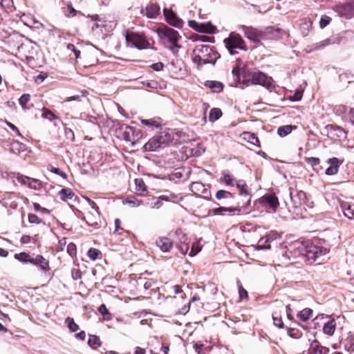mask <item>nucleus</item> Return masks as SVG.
Segmentation results:
<instances>
[{"mask_svg": "<svg viewBox=\"0 0 354 354\" xmlns=\"http://www.w3.org/2000/svg\"><path fill=\"white\" fill-rule=\"evenodd\" d=\"M201 250V247L196 243H194L192 246V249L189 252V256L194 257L196 254H197Z\"/></svg>", "mask_w": 354, "mask_h": 354, "instance_id": "obj_64", "label": "nucleus"}, {"mask_svg": "<svg viewBox=\"0 0 354 354\" xmlns=\"http://www.w3.org/2000/svg\"><path fill=\"white\" fill-rule=\"evenodd\" d=\"M245 36L250 40L257 42L264 37L262 30L254 28L252 27L243 26Z\"/></svg>", "mask_w": 354, "mask_h": 354, "instance_id": "obj_15", "label": "nucleus"}, {"mask_svg": "<svg viewBox=\"0 0 354 354\" xmlns=\"http://www.w3.org/2000/svg\"><path fill=\"white\" fill-rule=\"evenodd\" d=\"M310 354H328L329 348L320 344L318 340H313L309 348Z\"/></svg>", "mask_w": 354, "mask_h": 354, "instance_id": "obj_20", "label": "nucleus"}, {"mask_svg": "<svg viewBox=\"0 0 354 354\" xmlns=\"http://www.w3.org/2000/svg\"><path fill=\"white\" fill-rule=\"evenodd\" d=\"M98 311L102 315L104 320L109 321L111 319V314L109 313L105 304H101L98 308Z\"/></svg>", "mask_w": 354, "mask_h": 354, "instance_id": "obj_42", "label": "nucleus"}, {"mask_svg": "<svg viewBox=\"0 0 354 354\" xmlns=\"http://www.w3.org/2000/svg\"><path fill=\"white\" fill-rule=\"evenodd\" d=\"M189 26L194 30L203 33H214L216 28L211 24H198L194 20H189Z\"/></svg>", "mask_w": 354, "mask_h": 354, "instance_id": "obj_14", "label": "nucleus"}, {"mask_svg": "<svg viewBox=\"0 0 354 354\" xmlns=\"http://www.w3.org/2000/svg\"><path fill=\"white\" fill-rule=\"evenodd\" d=\"M124 205L128 204L132 207H138L141 203L135 196H129L122 201Z\"/></svg>", "mask_w": 354, "mask_h": 354, "instance_id": "obj_45", "label": "nucleus"}, {"mask_svg": "<svg viewBox=\"0 0 354 354\" xmlns=\"http://www.w3.org/2000/svg\"><path fill=\"white\" fill-rule=\"evenodd\" d=\"M133 133L132 136V145H134L142 137V133L140 130L133 127Z\"/></svg>", "mask_w": 354, "mask_h": 354, "instance_id": "obj_55", "label": "nucleus"}, {"mask_svg": "<svg viewBox=\"0 0 354 354\" xmlns=\"http://www.w3.org/2000/svg\"><path fill=\"white\" fill-rule=\"evenodd\" d=\"M60 198L63 201H66L68 199H72L75 196V193L69 188L62 189L59 192Z\"/></svg>", "mask_w": 354, "mask_h": 354, "instance_id": "obj_34", "label": "nucleus"}, {"mask_svg": "<svg viewBox=\"0 0 354 354\" xmlns=\"http://www.w3.org/2000/svg\"><path fill=\"white\" fill-rule=\"evenodd\" d=\"M219 57L218 53L209 45H197L192 52L193 62L198 65V68L207 64L214 65Z\"/></svg>", "mask_w": 354, "mask_h": 354, "instance_id": "obj_2", "label": "nucleus"}, {"mask_svg": "<svg viewBox=\"0 0 354 354\" xmlns=\"http://www.w3.org/2000/svg\"><path fill=\"white\" fill-rule=\"evenodd\" d=\"M30 263L39 268L44 272H47L50 270L49 261L41 255H37L35 258H32L30 261Z\"/></svg>", "mask_w": 354, "mask_h": 354, "instance_id": "obj_19", "label": "nucleus"}, {"mask_svg": "<svg viewBox=\"0 0 354 354\" xmlns=\"http://www.w3.org/2000/svg\"><path fill=\"white\" fill-rule=\"evenodd\" d=\"M47 169H48L49 171H50V172H52V173H53V174H57V175L60 176H61L62 178H63L64 179H66V178H67V176H67V174H66L65 172H64V171H61V170H60L59 168H57V167H54V166H53L52 165H48V167H47Z\"/></svg>", "mask_w": 354, "mask_h": 354, "instance_id": "obj_47", "label": "nucleus"}, {"mask_svg": "<svg viewBox=\"0 0 354 354\" xmlns=\"http://www.w3.org/2000/svg\"><path fill=\"white\" fill-rule=\"evenodd\" d=\"M313 313V310L310 308H306L299 311L297 317L301 322H307L310 319Z\"/></svg>", "mask_w": 354, "mask_h": 354, "instance_id": "obj_27", "label": "nucleus"}, {"mask_svg": "<svg viewBox=\"0 0 354 354\" xmlns=\"http://www.w3.org/2000/svg\"><path fill=\"white\" fill-rule=\"evenodd\" d=\"M101 254V252L99 250L97 249H95V248H90L87 252V255L88 257L91 259V260H96L99 255Z\"/></svg>", "mask_w": 354, "mask_h": 354, "instance_id": "obj_54", "label": "nucleus"}, {"mask_svg": "<svg viewBox=\"0 0 354 354\" xmlns=\"http://www.w3.org/2000/svg\"><path fill=\"white\" fill-rule=\"evenodd\" d=\"M65 323L67 324L71 333H74L79 330V326L75 322L73 318L70 317H66Z\"/></svg>", "mask_w": 354, "mask_h": 354, "instance_id": "obj_41", "label": "nucleus"}, {"mask_svg": "<svg viewBox=\"0 0 354 354\" xmlns=\"http://www.w3.org/2000/svg\"><path fill=\"white\" fill-rule=\"evenodd\" d=\"M324 130L327 136L333 140H345L347 138V132L341 127L337 124H328Z\"/></svg>", "mask_w": 354, "mask_h": 354, "instance_id": "obj_7", "label": "nucleus"}, {"mask_svg": "<svg viewBox=\"0 0 354 354\" xmlns=\"http://www.w3.org/2000/svg\"><path fill=\"white\" fill-rule=\"evenodd\" d=\"M157 32L161 39H167L169 43L178 42L181 38L178 31L166 26L158 28Z\"/></svg>", "mask_w": 354, "mask_h": 354, "instance_id": "obj_10", "label": "nucleus"}, {"mask_svg": "<svg viewBox=\"0 0 354 354\" xmlns=\"http://www.w3.org/2000/svg\"><path fill=\"white\" fill-rule=\"evenodd\" d=\"M190 190L196 195H209L210 194L209 185H206L201 182L192 183L190 186ZM204 197L207 198V196Z\"/></svg>", "mask_w": 354, "mask_h": 354, "instance_id": "obj_16", "label": "nucleus"}, {"mask_svg": "<svg viewBox=\"0 0 354 354\" xmlns=\"http://www.w3.org/2000/svg\"><path fill=\"white\" fill-rule=\"evenodd\" d=\"M225 46L230 55H235L237 53L236 49L246 51L248 47L245 41L243 39L239 34L231 32L227 38L223 40Z\"/></svg>", "mask_w": 354, "mask_h": 354, "instance_id": "obj_5", "label": "nucleus"}, {"mask_svg": "<svg viewBox=\"0 0 354 354\" xmlns=\"http://www.w3.org/2000/svg\"><path fill=\"white\" fill-rule=\"evenodd\" d=\"M303 96V91L296 90L292 95L289 96V100L292 102L300 101Z\"/></svg>", "mask_w": 354, "mask_h": 354, "instance_id": "obj_56", "label": "nucleus"}, {"mask_svg": "<svg viewBox=\"0 0 354 354\" xmlns=\"http://www.w3.org/2000/svg\"><path fill=\"white\" fill-rule=\"evenodd\" d=\"M29 180L28 187L37 190L41 187V183L39 180L30 177Z\"/></svg>", "mask_w": 354, "mask_h": 354, "instance_id": "obj_51", "label": "nucleus"}, {"mask_svg": "<svg viewBox=\"0 0 354 354\" xmlns=\"http://www.w3.org/2000/svg\"><path fill=\"white\" fill-rule=\"evenodd\" d=\"M93 217H94V216L91 213H89L86 217V216L82 217V220L84 221L88 225L94 227L95 228H98L99 224H98L97 221H94Z\"/></svg>", "mask_w": 354, "mask_h": 354, "instance_id": "obj_43", "label": "nucleus"}, {"mask_svg": "<svg viewBox=\"0 0 354 354\" xmlns=\"http://www.w3.org/2000/svg\"><path fill=\"white\" fill-rule=\"evenodd\" d=\"M160 7L156 3H150L146 7V16L148 18L153 19L160 15Z\"/></svg>", "mask_w": 354, "mask_h": 354, "instance_id": "obj_23", "label": "nucleus"}, {"mask_svg": "<svg viewBox=\"0 0 354 354\" xmlns=\"http://www.w3.org/2000/svg\"><path fill=\"white\" fill-rule=\"evenodd\" d=\"M261 205L267 209L275 212L279 205L277 196L274 194H266L261 198Z\"/></svg>", "mask_w": 354, "mask_h": 354, "instance_id": "obj_12", "label": "nucleus"}, {"mask_svg": "<svg viewBox=\"0 0 354 354\" xmlns=\"http://www.w3.org/2000/svg\"><path fill=\"white\" fill-rule=\"evenodd\" d=\"M289 196L290 198V203L292 208L293 209H301L304 207L306 201V194L304 191L298 190L296 188H289Z\"/></svg>", "mask_w": 354, "mask_h": 354, "instance_id": "obj_6", "label": "nucleus"}, {"mask_svg": "<svg viewBox=\"0 0 354 354\" xmlns=\"http://www.w3.org/2000/svg\"><path fill=\"white\" fill-rule=\"evenodd\" d=\"M297 127L295 126L292 125H283L281 127H279L277 129V134L283 138L291 133L292 129H296Z\"/></svg>", "mask_w": 354, "mask_h": 354, "instance_id": "obj_33", "label": "nucleus"}, {"mask_svg": "<svg viewBox=\"0 0 354 354\" xmlns=\"http://www.w3.org/2000/svg\"><path fill=\"white\" fill-rule=\"evenodd\" d=\"M165 137L166 135L165 136L160 135L153 137L144 145L145 151H154L161 147L162 145H166L168 140Z\"/></svg>", "mask_w": 354, "mask_h": 354, "instance_id": "obj_11", "label": "nucleus"}, {"mask_svg": "<svg viewBox=\"0 0 354 354\" xmlns=\"http://www.w3.org/2000/svg\"><path fill=\"white\" fill-rule=\"evenodd\" d=\"M233 76V82L231 86L239 87L241 89L249 86L251 83L252 71H250L245 68H241L239 65L234 66L232 71Z\"/></svg>", "mask_w": 354, "mask_h": 354, "instance_id": "obj_3", "label": "nucleus"}, {"mask_svg": "<svg viewBox=\"0 0 354 354\" xmlns=\"http://www.w3.org/2000/svg\"><path fill=\"white\" fill-rule=\"evenodd\" d=\"M184 241L178 245V247L180 252L185 254L189 250V243L187 242V239L185 236H183Z\"/></svg>", "mask_w": 354, "mask_h": 354, "instance_id": "obj_52", "label": "nucleus"}, {"mask_svg": "<svg viewBox=\"0 0 354 354\" xmlns=\"http://www.w3.org/2000/svg\"><path fill=\"white\" fill-rule=\"evenodd\" d=\"M156 245L162 252H167L172 248L173 243L169 238L161 237L156 241Z\"/></svg>", "mask_w": 354, "mask_h": 354, "instance_id": "obj_21", "label": "nucleus"}, {"mask_svg": "<svg viewBox=\"0 0 354 354\" xmlns=\"http://www.w3.org/2000/svg\"><path fill=\"white\" fill-rule=\"evenodd\" d=\"M136 190L139 192L147 191L145 184L142 179L136 178L135 180Z\"/></svg>", "mask_w": 354, "mask_h": 354, "instance_id": "obj_50", "label": "nucleus"}, {"mask_svg": "<svg viewBox=\"0 0 354 354\" xmlns=\"http://www.w3.org/2000/svg\"><path fill=\"white\" fill-rule=\"evenodd\" d=\"M327 162L330 166L326 169L325 174L328 176H333L338 172L342 161L337 158H332L328 159Z\"/></svg>", "mask_w": 354, "mask_h": 354, "instance_id": "obj_17", "label": "nucleus"}, {"mask_svg": "<svg viewBox=\"0 0 354 354\" xmlns=\"http://www.w3.org/2000/svg\"><path fill=\"white\" fill-rule=\"evenodd\" d=\"M341 80H347L348 83L353 82V75L351 72H345L339 75Z\"/></svg>", "mask_w": 354, "mask_h": 354, "instance_id": "obj_61", "label": "nucleus"}, {"mask_svg": "<svg viewBox=\"0 0 354 354\" xmlns=\"http://www.w3.org/2000/svg\"><path fill=\"white\" fill-rule=\"evenodd\" d=\"M250 84L260 85L267 89H270L273 86V80L272 77L267 75L261 71H254L252 74Z\"/></svg>", "mask_w": 354, "mask_h": 354, "instance_id": "obj_8", "label": "nucleus"}, {"mask_svg": "<svg viewBox=\"0 0 354 354\" xmlns=\"http://www.w3.org/2000/svg\"><path fill=\"white\" fill-rule=\"evenodd\" d=\"M221 116V110L218 108H213L209 111V120L213 122L218 120Z\"/></svg>", "mask_w": 354, "mask_h": 354, "instance_id": "obj_37", "label": "nucleus"}, {"mask_svg": "<svg viewBox=\"0 0 354 354\" xmlns=\"http://www.w3.org/2000/svg\"><path fill=\"white\" fill-rule=\"evenodd\" d=\"M30 99V94L25 93L23 94L20 98L19 99V103L22 107V109H26V104L29 102Z\"/></svg>", "mask_w": 354, "mask_h": 354, "instance_id": "obj_53", "label": "nucleus"}, {"mask_svg": "<svg viewBox=\"0 0 354 354\" xmlns=\"http://www.w3.org/2000/svg\"><path fill=\"white\" fill-rule=\"evenodd\" d=\"M183 201V196L169 191V202L177 203Z\"/></svg>", "mask_w": 354, "mask_h": 354, "instance_id": "obj_57", "label": "nucleus"}, {"mask_svg": "<svg viewBox=\"0 0 354 354\" xmlns=\"http://www.w3.org/2000/svg\"><path fill=\"white\" fill-rule=\"evenodd\" d=\"M0 5L2 9L7 13L12 12L15 10L12 0H1Z\"/></svg>", "mask_w": 354, "mask_h": 354, "instance_id": "obj_36", "label": "nucleus"}, {"mask_svg": "<svg viewBox=\"0 0 354 354\" xmlns=\"http://www.w3.org/2000/svg\"><path fill=\"white\" fill-rule=\"evenodd\" d=\"M243 138L250 144L257 147H260V141L255 133L248 131L244 132Z\"/></svg>", "mask_w": 354, "mask_h": 354, "instance_id": "obj_29", "label": "nucleus"}, {"mask_svg": "<svg viewBox=\"0 0 354 354\" xmlns=\"http://www.w3.org/2000/svg\"><path fill=\"white\" fill-rule=\"evenodd\" d=\"M67 49L71 50L74 53L75 58L78 59L80 57L81 52L80 50L77 49L74 44H68L67 45Z\"/></svg>", "mask_w": 354, "mask_h": 354, "instance_id": "obj_62", "label": "nucleus"}, {"mask_svg": "<svg viewBox=\"0 0 354 354\" xmlns=\"http://www.w3.org/2000/svg\"><path fill=\"white\" fill-rule=\"evenodd\" d=\"M290 248L295 256L302 257L306 259L310 263H314L328 252L326 248L319 247L309 241H295Z\"/></svg>", "mask_w": 354, "mask_h": 354, "instance_id": "obj_1", "label": "nucleus"}, {"mask_svg": "<svg viewBox=\"0 0 354 354\" xmlns=\"http://www.w3.org/2000/svg\"><path fill=\"white\" fill-rule=\"evenodd\" d=\"M88 92L86 90H83L81 91L80 95H75L71 97H68L65 100V102H71V101H81L82 97H85L88 95Z\"/></svg>", "mask_w": 354, "mask_h": 354, "instance_id": "obj_48", "label": "nucleus"}, {"mask_svg": "<svg viewBox=\"0 0 354 354\" xmlns=\"http://www.w3.org/2000/svg\"><path fill=\"white\" fill-rule=\"evenodd\" d=\"M223 182H224L227 185L234 186V178L227 172L223 173Z\"/></svg>", "mask_w": 354, "mask_h": 354, "instance_id": "obj_49", "label": "nucleus"}, {"mask_svg": "<svg viewBox=\"0 0 354 354\" xmlns=\"http://www.w3.org/2000/svg\"><path fill=\"white\" fill-rule=\"evenodd\" d=\"M204 85L206 87H208L210 88L213 92L215 93H220L223 89V83L217 81H212V80H207L204 83Z\"/></svg>", "mask_w": 354, "mask_h": 354, "instance_id": "obj_25", "label": "nucleus"}, {"mask_svg": "<svg viewBox=\"0 0 354 354\" xmlns=\"http://www.w3.org/2000/svg\"><path fill=\"white\" fill-rule=\"evenodd\" d=\"M67 252L69 254L71 257H73L76 254L77 250H76V245L73 243H70L67 245Z\"/></svg>", "mask_w": 354, "mask_h": 354, "instance_id": "obj_63", "label": "nucleus"}, {"mask_svg": "<svg viewBox=\"0 0 354 354\" xmlns=\"http://www.w3.org/2000/svg\"><path fill=\"white\" fill-rule=\"evenodd\" d=\"M124 35L128 46L139 50L147 49L149 47V43L143 34L127 30Z\"/></svg>", "mask_w": 354, "mask_h": 354, "instance_id": "obj_4", "label": "nucleus"}, {"mask_svg": "<svg viewBox=\"0 0 354 354\" xmlns=\"http://www.w3.org/2000/svg\"><path fill=\"white\" fill-rule=\"evenodd\" d=\"M312 27V21L310 19H304L300 24L299 30L304 37L308 35L309 30Z\"/></svg>", "mask_w": 354, "mask_h": 354, "instance_id": "obj_28", "label": "nucleus"}, {"mask_svg": "<svg viewBox=\"0 0 354 354\" xmlns=\"http://www.w3.org/2000/svg\"><path fill=\"white\" fill-rule=\"evenodd\" d=\"M215 197L217 200L234 199V194L228 191L220 189L216 193Z\"/></svg>", "mask_w": 354, "mask_h": 354, "instance_id": "obj_35", "label": "nucleus"}, {"mask_svg": "<svg viewBox=\"0 0 354 354\" xmlns=\"http://www.w3.org/2000/svg\"><path fill=\"white\" fill-rule=\"evenodd\" d=\"M140 122L142 125L147 126L151 129L161 128V119L160 118H153L151 119H141Z\"/></svg>", "mask_w": 354, "mask_h": 354, "instance_id": "obj_22", "label": "nucleus"}, {"mask_svg": "<svg viewBox=\"0 0 354 354\" xmlns=\"http://www.w3.org/2000/svg\"><path fill=\"white\" fill-rule=\"evenodd\" d=\"M272 320L273 324L276 327L281 329L284 328V324L282 321L281 315L278 314L276 312L272 313Z\"/></svg>", "mask_w": 354, "mask_h": 354, "instance_id": "obj_44", "label": "nucleus"}, {"mask_svg": "<svg viewBox=\"0 0 354 354\" xmlns=\"http://www.w3.org/2000/svg\"><path fill=\"white\" fill-rule=\"evenodd\" d=\"M10 177L12 178H16L17 181L21 185H28L30 177L22 175L19 173L12 172L10 174Z\"/></svg>", "mask_w": 354, "mask_h": 354, "instance_id": "obj_32", "label": "nucleus"}, {"mask_svg": "<svg viewBox=\"0 0 354 354\" xmlns=\"http://www.w3.org/2000/svg\"><path fill=\"white\" fill-rule=\"evenodd\" d=\"M333 10L340 17L351 19L354 17V0L337 4L333 6Z\"/></svg>", "mask_w": 354, "mask_h": 354, "instance_id": "obj_9", "label": "nucleus"}, {"mask_svg": "<svg viewBox=\"0 0 354 354\" xmlns=\"http://www.w3.org/2000/svg\"><path fill=\"white\" fill-rule=\"evenodd\" d=\"M345 350L350 353L354 352V336L348 335L342 342Z\"/></svg>", "mask_w": 354, "mask_h": 354, "instance_id": "obj_31", "label": "nucleus"}, {"mask_svg": "<svg viewBox=\"0 0 354 354\" xmlns=\"http://www.w3.org/2000/svg\"><path fill=\"white\" fill-rule=\"evenodd\" d=\"M88 344L92 348H97L101 346L99 337L94 335H90L88 340Z\"/></svg>", "mask_w": 354, "mask_h": 354, "instance_id": "obj_38", "label": "nucleus"}, {"mask_svg": "<svg viewBox=\"0 0 354 354\" xmlns=\"http://www.w3.org/2000/svg\"><path fill=\"white\" fill-rule=\"evenodd\" d=\"M15 259L22 263H30L32 257L26 252H20L15 254Z\"/></svg>", "mask_w": 354, "mask_h": 354, "instance_id": "obj_40", "label": "nucleus"}, {"mask_svg": "<svg viewBox=\"0 0 354 354\" xmlns=\"http://www.w3.org/2000/svg\"><path fill=\"white\" fill-rule=\"evenodd\" d=\"M331 18L327 15H322L319 21V26L321 28H324L330 22Z\"/></svg>", "mask_w": 354, "mask_h": 354, "instance_id": "obj_58", "label": "nucleus"}, {"mask_svg": "<svg viewBox=\"0 0 354 354\" xmlns=\"http://www.w3.org/2000/svg\"><path fill=\"white\" fill-rule=\"evenodd\" d=\"M133 127L129 125L122 124L117 129V132L122 135L123 139L127 142L132 143V136L133 133Z\"/></svg>", "mask_w": 354, "mask_h": 354, "instance_id": "obj_18", "label": "nucleus"}, {"mask_svg": "<svg viewBox=\"0 0 354 354\" xmlns=\"http://www.w3.org/2000/svg\"><path fill=\"white\" fill-rule=\"evenodd\" d=\"M286 316H287V318L288 320L298 324V325H301L298 322H297L294 317L292 316V308H290V305H288L286 306Z\"/></svg>", "mask_w": 354, "mask_h": 354, "instance_id": "obj_60", "label": "nucleus"}, {"mask_svg": "<svg viewBox=\"0 0 354 354\" xmlns=\"http://www.w3.org/2000/svg\"><path fill=\"white\" fill-rule=\"evenodd\" d=\"M163 13L166 21L171 26L178 28H181L183 26V21L180 19L176 14L167 8L163 9Z\"/></svg>", "mask_w": 354, "mask_h": 354, "instance_id": "obj_13", "label": "nucleus"}, {"mask_svg": "<svg viewBox=\"0 0 354 354\" xmlns=\"http://www.w3.org/2000/svg\"><path fill=\"white\" fill-rule=\"evenodd\" d=\"M236 187L239 190V194L241 195H244L245 196H249V199L248 201V203H250V194L248 191V186L246 183L243 180H239L236 183Z\"/></svg>", "mask_w": 354, "mask_h": 354, "instance_id": "obj_30", "label": "nucleus"}, {"mask_svg": "<svg viewBox=\"0 0 354 354\" xmlns=\"http://www.w3.org/2000/svg\"><path fill=\"white\" fill-rule=\"evenodd\" d=\"M287 334L293 339H299L302 336V332L293 327H287Z\"/></svg>", "mask_w": 354, "mask_h": 354, "instance_id": "obj_39", "label": "nucleus"}, {"mask_svg": "<svg viewBox=\"0 0 354 354\" xmlns=\"http://www.w3.org/2000/svg\"><path fill=\"white\" fill-rule=\"evenodd\" d=\"M336 328V322L335 319H330L323 326V333L328 336L333 335Z\"/></svg>", "mask_w": 354, "mask_h": 354, "instance_id": "obj_24", "label": "nucleus"}, {"mask_svg": "<svg viewBox=\"0 0 354 354\" xmlns=\"http://www.w3.org/2000/svg\"><path fill=\"white\" fill-rule=\"evenodd\" d=\"M43 118L48 119L49 121H53L54 120H59V118L55 115L51 111L44 108L43 113L41 115Z\"/></svg>", "mask_w": 354, "mask_h": 354, "instance_id": "obj_46", "label": "nucleus"}, {"mask_svg": "<svg viewBox=\"0 0 354 354\" xmlns=\"http://www.w3.org/2000/svg\"><path fill=\"white\" fill-rule=\"evenodd\" d=\"M341 209L344 216L351 220L354 218V209L347 202L341 203Z\"/></svg>", "mask_w": 354, "mask_h": 354, "instance_id": "obj_26", "label": "nucleus"}, {"mask_svg": "<svg viewBox=\"0 0 354 354\" xmlns=\"http://www.w3.org/2000/svg\"><path fill=\"white\" fill-rule=\"evenodd\" d=\"M28 218V222L31 224H40L43 223V221L34 214H29Z\"/></svg>", "mask_w": 354, "mask_h": 354, "instance_id": "obj_59", "label": "nucleus"}]
</instances>
